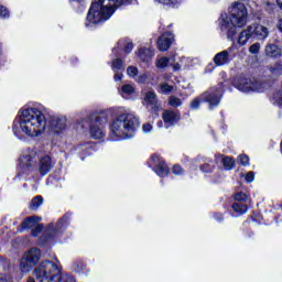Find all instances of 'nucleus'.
Returning a JSON list of instances; mask_svg holds the SVG:
<instances>
[{
  "instance_id": "10",
  "label": "nucleus",
  "mask_w": 282,
  "mask_h": 282,
  "mask_svg": "<svg viewBox=\"0 0 282 282\" xmlns=\"http://www.w3.org/2000/svg\"><path fill=\"white\" fill-rule=\"evenodd\" d=\"M249 31L251 32V36L257 39V41H265L268 36H270V30L267 26L259 23H253L249 25Z\"/></svg>"
},
{
  "instance_id": "17",
  "label": "nucleus",
  "mask_w": 282,
  "mask_h": 282,
  "mask_svg": "<svg viewBox=\"0 0 282 282\" xmlns=\"http://www.w3.org/2000/svg\"><path fill=\"white\" fill-rule=\"evenodd\" d=\"M66 124L67 119L54 117L51 121V129L54 133H61V131H64Z\"/></svg>"
},
{
  "instance_id": "12",
  "label": "nucleus",
  "mask_w": 282,
  "mask_h": 282,
  "mask_svg": "<svg viewBox=\"0 0 282 282\" xmlns=\"http://www.w3.org/2000/svg\"><path fill=\"white\" fill-rule=\"evenodd\" d=\"M151 161L155 164L154 171L159 177H166V175H169V166H166V163L162 161L159 154H153Z\"/></svg>"
},
{
  "instance_id": "19",
  "label": "nucleus",
  "mask_w": 282,
  "mask_h": 282,
  "mask_svg": "<svg viewBox=\"0 0 282 282\" xmlns=\"http://www.w3.org/2000/svg\"><path fill=\"white\" fill-rule=\"evenodd\" d=\"M52 158L50 156H43L40 160V173L42 175H47L50 173V171H52Z\"/></svg>"
},
{
  "instance_id": "16",
  "label": "nucleus",
  "mask_w": 282,
  "mask_h": 282,
  "mask_svg": "<svg viewBox=\"0 0 282 282\" xmlns=\"http://www.w3.org/2000/svg\"><path fill=\"white\" fill-rule=\"evenodd\" d=\"M214 63L215 65H217V67H221L224 65H228V63H230V51H223L217 53L214 56Z\"/></svg>"
},
{
  "instance_id": "36",
  "label": "nucleus",
  "mask_w": 282,
  "mask_h": 282,
  "mask_svg": "<svg viewBox=\"0 0 282 282\" xmlns=\"http://www.w3.org/2000/svg\"><path fill=\"white\" fill-rule=\"evenodd\" d=\"M172 173L174 175H183L184 174V169H182L181 165H174L172 169Z\"/></svg>"
},
{
  "instance_id": "1",
  "label": "nucleus",
  "mask_w": 282,
  "mask_h": 282,
  "mask_svg": "<svg viewBox=\"0 0 282 282\" xmlns=\"http://www.w3.org/2000/svg\"><path fill=\"white\" fill-rule=\"evenodd\" d=\"M46 121L45 115L36 108H25L20 111L19 127L14 123L13 132L17 138L29 135V138H36L45 132Z\"/></svg>"
},
{
  "instance_id": "43",
  "label": "nucleus",
  "mask_w": 282,
  "mask_h": 282,
  "mask_svg": "<svg viewBox=\"0 0 282 282\" xmlns=\"http://www.w3.org/2000/svg\"><path fill=\"white\" fill-rule=\"evenodd\" d=\"M142 131L145 133H151V131H153V126L151 123H144L142 126Z\"/></svg>"
},
{
  "instance_id": "8",
  "label": "nucleus",
  "mask_w": 282,
  "mask_h": 282,
  "mask_svg": "<svg viewBox=\"0 0 282 282\" xmlns=\"http://www.w3.org/2000/svg\"><path fill=\"white\" fill-rule=\"evenodd\" d=\"M78 124H82L83 129L90 127V135L95 140L105 138V130H102V127H100V117H95V120L91 118L82 119L78 121Z\"/></svg>"
},
{
  "instance_id": "40",
  "label": "nucleus",
  "mask_w": 282,
  "mask_h": 282,
  "mask_svg": "<svg viewBox=\"0 0 282 282\" xmlns=\"http://www.w3.org/2000/svg\"><path fill=\"white\" fill-rule=\"evenodd\" d=\"M273 100H275V102H278V105H282V90L273 94Z\"/></svg>"
},
{
  "instance_id": "44",
  "label": "nucleus",
  "mask_w": 282,
  "mask_h": 282,
  "mask_svg": "<svg viewBox=\"0 0 282 282\" xmlns=\"http://www.w3.org/2000/svg\"><path fill=\"white\" fill-rule=\"evenodd\" d=\"M246 182H248V184H251V182H254V172H248L247 173Z\"/></svg>"
},
{
  "instance_id": "15",
  "label": "nucleus",
  "mask_w": 282,
  "mask_h": 282,
  "mask_svg": "<svg viewBox=\"0 0 282 282\" xmlns=\"http://www.w3.org/2000/svg\"><path fill=\"white\" fill-rule=\"evenodd\" d=\"M162 119L164 120L167 127H173L175 122H180V112L173 110H165L162 115Z\"/></svg>"
},
{
  "instance_id": "24",
  "label": "nucleus",
  "mask_w": 282,
  "mask_h": 282,
  "mask_svg": "<svg viewBox=\"0 0 282 282\" xmlns=\"http://www.w3.org/2000/svg\"><path fill=\"white\" fill-rule=\"evenodd\" d=\"M171 61H175V57H160L156 59L158 69H165L171 65Z\"/></svg>"
},
{
  "instance_id": "32",
  "label": "nucleus",
  "mask_w": 282,
  "mask_h": 282,
  "mask_svg": "<svg viewBox=\"0 0 282 282\" xmlns=\"http://www.w3.org/2000/svg\"><path fill=\"white\" fill-rule=\"evenodd\" d=\"M127 74L128 76H130L131 78H135V76H138V67L135 66H129L127 69Z\"/></svg>"
},
{
  "instance_id": "23",
  "label": "nucleus",
  "mask_w": 282,
  "mask_h": 282,
  "mask_svg": "<svg viewBox=\"0 0 282 282\" xmlns=\"http://www.w3.org/2000/svg\"><path fill=\"white\" fill-rule=\"evenodd\" d=\"M155 52L151 48H141L139 50V58L143 61V63H147L153 58Z\"/></svg>"
},
{
  "instance_id": "9",
  "label": "nucleus",
  "mask_w": 282,
  "mask_h": 282,
  "mask_svg": "<svg viewBox=\"0 0 282 282\" xmlns=\"http://www.w3.org/2000/svg\"><path fill=\"white\" fill-rule=\"evenodd\" d=\"M237 88L239 91H261V83L252 77H243L239 80Z\"/></svg>"
},
{
  "instance_id": "41",
  "label": "nucleus",
  "mask_w": 282,
  "mask_h": 282,
  "mask_svg": "<svg viewBox=\"0 0 282 282\" xmlns=\"http://www.w3.org/2000/svg\"><path fill=\"white\" fill-rule=\"evenodd\" d=\"M213 169L214 166L208 163L200 166V171H203V173H213Z\"/></svg>"
},
{
  "instance_id": "45",
  "label": "nucleus",
  "mask_w": 282,
  "mask_h": 282,
  "mask_svg": "<svg viewBox=\"0 0 282 282\" xmlns=\"http://www.w3.org/2000/svg\"><path fill=\"white\" fill-rule=\"evenodd\" d=\"M148 78H149V75L142 74V75L137 77V83H141V84L147 83Z\"/></svg>"
},
{
  "instance_id": "20",
  "label": "nucleus",
  "mask_w": 282,
  "mask_h": 282,
  "mask_svg": "<svg viewBox=\"0 0 282 282\" xmlns=\"http://www.w3.org/2000/svg\"><path fill=\"white\" fill-rule=\"evenodd\" d=\"M252 39V33L250 31V26H247V29L242 30L237 39L238 45H246L248 41Z\"/></svg>"
},
{
  "instance_id": "18",
  "label": "nucleus",
  "mask_w": 282,
  "mask_h": 282,
  "mask_svg": "<svg viewBox=\"0 0 282 282\" xmlns=\"http://www.w3.org/2000/svg\"><path fill=\"white\" fill-rule=\"evenodd\" d=\"M264 54L269 58H279L282 54V51L276 44H267L264 47Z\"/></svg>"
},
{
  "instance_id": "13",
  "label": "nucleus",
  "mask_w": 282,
  "mask_h": 282,
  "mask_svg": "<svg viewBox=\"0 0 282 282\" xmlns=\"http://www.w3.org/2000/svg\"><path fill=\"white\" fill-rule=\"evenodd\" d=\"M41 218L36 216H32L26 218L23 223L22 226L23 228H35L32 230L33 237H36L41 230H43V225H40Z\"/></svg>"
},
{
  "instance_id": "29",
  "label": "nucleus",
  "mask_w": 282,
  "mask_h": 282,
  "mask_svg": "<svg viewBox=\"0 0 282 282\" xmlns=\"http://www.w3.org/2000/svg\"><path fill=\"white\" fill-rule=\"evenodd\" d=\"M119 47H123L126 54H129L133 50V43L127 41H120Z\"/></svg>"
},
{
  "instance_id": "35",
  "label": "nucleus",
  "mask_w": 282,
  "mask_h": 282,
  "mask_svg": "<svg viewBox=\"0 0 282 282\" xmlns=\"http://www.w3.org/2000/svg\"><path fill=\"white\" fill-rule=\"evenodd\" d=\"M260 50H261V44H260V43H253V44L249 47L250 54H257Z\"/></svg>"
},
{
  "instance_id": "26",
  "label": "nucleus",
  "mask_w": 282,
  "mask_h": 282,
  "mask_svg": "<svg viewBox=\"0 0 282 282\" xmlns=\"http://www.w3.org/2000/svg\"><path fill=\"white\" fill-rule=\"evenodd\" d=\"M223 164L227 171H232V169H235V159L223 156Z\"/></svg>"
},
{
  "instance_id": "48",
  "label": "nucleus",
  "mask_w": 282,
  "mask_h": 282,
  "mask_svg": "<svg viewBox=\"0 0 282 282\" xmlns=\"http://www.w3.org/2000/svg\"><path fill=\"white\" fill-rule=\"evenodd\" d=\"M278 29L280 30V32H282V19L278 22Z\"/></svg>"
},
{
  "instance_id": "34",
  "label": "nucleus",
  "mask_w": 282,
  "mask_h": 282,
  "mask_svg": "<svg viewBox=\"0 0 282 282\" xmlns=\"http://www.w3.org/2000/svg\"><path fill=\"white\" fill-rule=\"evenodd\" d=\"M236 202H246L248 199V195L243 192H239L235 195Z\"/></svg>"
},
{
  "instance_id": "25",
  "label": "nucleus",
  "mask_w": 282,
  "mask_h": 282,
  "mask_svg": "<svg viewBox=\"0 0 282 282\" xmlns=\"http://www.w3.org/2000/svg\"><path fill=\"white\" fill-rule=\"evenodd\" d=\"M120 94L123 97L131 96V95L135 94V87H133V85H131V84H126V85L121 86Z\"/></svg>"
},
{
  "instance_id": "22",
  "label": "nucleus",
  "mask_w": 282,
  "mask_h": 282,
  "mask_svg": "<svg viewBox=\"0 0 282 282\" xmlns=\"http://www.w3.org/2000/svg\"><path fill=\"white\" fill-rule=\"evenodd\" d=\"M144 102L147 104V107H158V95L155 91H148L144 96Z\"/></svg>"
},
{
  "instance_id": "39",
  "label": "nucleus",
  "mask_w": 282,
  "mask_h": 282,
  "mask_svg": "<svg viewBox=\"0 0 282 282\" xmlns=\"http://www.w3.org/2000/svg\"><path fill=\"white\" fill-rule=\"evenodd\" d=\"M112 69H122V59L117 58L112 62Z\"/></svg>"
},
{
  "instance_id": "21",
  "label": "nucleus",
  "mask_w": 282,
  "mask_h": 282,
  "mask_svg": "<svg viewBox=\"0 0 282 282\" xmlns=\"http://www.w3.org/2000/svg\"><path fill=\"white\" fill-rule=\"evenodd\" d=\"M188 63H191V58L188 57H182L180 63H175V57L174 61H170V66L172 67L173 72H180L183 67H188Z\"/></svg>"
},
{
  "instance_id": "42",
  "label": "nucleus",
  "mask_w": 282,
  "mask_h": 282,
  "mask_svg": "<svg viewBox=\"0 0 282 282\" xmlns=\"http://www.w3.org/2000/svg\"><path fill=\"white\" fill-rule=\"evenodd\" d=\"M270 72L273 76H281L282 74V68L281 67H271Z\"/></svg>"
},
{
  "instance_id": "5",
  "label": "nucleus",
  "mask_w": 282,
  "mask_h": 282,
  "mask_svg": "<svg viewBox=\"0 0 282 282\" xmlns=\"http://www.w3.org/2000/svg\"><path fill=\"white\" fill-rule=\"evenodd\" d=\"M140 127V120L133 113L118 116L110 126L111 135L117 140H129Z\"/></svg>"
},
{
  "instance_id": "38",
  "label": "nucleus",
  "mask_w": 282,
  "mask_h": 282,
  "mask_svg": "<svg viewBox=\"0 0 282 282\" xmlns=\"http://www.w3.org/2000/svg\"><path fill=\"white\" fill-rule=\"evenodd\" d=\"M161 90L163 91V94H171V91H173V86L169 84H162Z\"/></svg>"
},
{
  "instance_id": "31",
  "label": "nucleus",
  "mask_w": 282,
  "mask_h": 282,
  "mask_svg": "<svg viewBox=\"0 0 282 282\" xmlns=\"http://www.w3.org/2000/svg\"><path fill=\"white\" fill-rule=\"evenodd\" d=\"M238 162H240L242 166H248V164H250V158H248L246 154H241L238 156Z\"/></svg>"
},
{
  "instance_id": "46",
  "label": "nucleus",
  "mask_w": 282,
  "mask_h": 282,
  "mask_svg": "<svg viewBox=\"0 0 282 282\" xmlns=\"http://www.w3.org/2000/svg\"><path fill=\"white\" fill-rule=\"evenodd\" d=\"M48 232H52V235H58V227L51 226L48 228Z\"/></svg>"
},
{
  "instance_id": "47",
  "label": "nucleus",
  "mask_w": 282,
  "mask_h": 282,
  "mask_svg": "<svg viewBox=\"0 0 282 282\" xmlns=\"http://www.w3.org/2000/svg\"><path fill=\"white\" fill-rule=\"evenodd\" d=\"M115 80H122V73H116Z\"/></svg>"
},
{
  "instance_id": "11",
  "label": "nucleus",
  "mask_w": 282,
  "mask_h": 282,
  "mask_svg": "<svg viewBox=\"0 0 282 282\" xmlns=\"http://www.w3.org/2000/svg\"><path fill=\"white\" fill-rule=\"evenodd\" d=\"M36 162H39V155L35 151H32L31 153L20 159V166L24 171V173H28V171H30L32 166L36 165Z\"/></svg>"
},
{
  "instance_id": "30",
  "label": "nucleus",
  "mask_w": 282,
  "mask_h": 282,
  "mask_svg": "<svg viewBox=\"0 0 282 282\" xmlns=\"http://www.w3.org/2000/svg\"><path fill=\"white\" fill-rule=\"evenodd\" d=\"M169 105H171V107H182V99L175 96H171L169 100Z\"/></svg>"
},
{
  "instance_id": "2",
  "label": "nucleus",
  "mask_w": 282,
  "mask_h": 282,
  "mask_svg": "<svg viewBox=\"0 0 282 282\" xmlns=\"http://www.w3.org/2000/svg\"><path fill=\"white\" fill-rule=\"evenodd\" d=\"M133 0H94L86 18V25L93 23H102L107 19H111V15L120 6H127L132 3Z\"/></svg>"
},
{
  "instance_id": "4",
  "label": "nucleus",
  "mask_w": 282,
  "mask_h": 282,
  "mask_svg": "<svg viewBox=\"0 0 282 282\" xmlns=\"http://www.w3.org/2000/svg\"><path fill=\"white\" fill-rule=\"evenodd\" d=\"M248 21V10L242 2H234L229 7V17L220 19V29L227 30L228 39L235 41L237 28H243Z\"/></svg>"
},
{
  "instance_id": "28",
  "label": "nucleus",
  "mask_w": 282,
  "mask_h": 282,
  "mask_svg": "<svg viewBox=\"0 0 282 282\" xmlns=\"http://www.w3.org/2000/svg\"><path fill=\"white\" fill-rule=\"evenodd\" d=\"M232 209L235 213H238L239 215H246V213H248V206L239 203H235L232 205Z\"/></svg>"
},
{
  "instance_id": "3",
  "label": "nucleus",
  "mask_w": 282,
  "mask_h": 282,
  "mask_svg": "<svg viewBox=\"0 0 282 282\" xmlns=\"http://www.w3.org/2000/svg\"><path fill=\"white\" fill-rule=\"evenodd\" d=\"M28 282H76L72 275H62L58 260H44L33 272Z\"/></svg>"
},
{
  "instance_id": "14",
  "label": "nucleus",
  "mask_w": 282,
  "mask_h": 282,
  "mask_svg": "<svg viewBox=\"0 0 282 282\" xmlns=\"http://www.w3.org/2000/svg\"><path fill=\"white\" fill-rule=\"evenodd\" d=\"M173 41H175V37L172 33L162 34L158 40V50H160V52H166L171 48V45H173Z\"/></svg>"
},
{
  "instance_id": "37",
  "label": "nucleus",
  "mask_w": 282,
  "mask_h": 282,
  "mask_svg": "<svg viewBox=\"0 0 282 282\" xmlns=\"http://www.w3.org/2000/svg\"><path fill=\"white\" fill-rule=\"evenodd\" d=\"M159 3H163V6H176L180 3V0H156Z\"/></svg>"
},
{
  "instance_id": "6",
  "label": "nucleus",
  "mask_w": 282,
  "mask_h": 282,
  "mask_svg": "<svg viewBox=\"0 0 282 282\" xmlns=\"http://www.w3.org/2000/svg\"><path fill=\"white\" fill-rule=\"evenodd\" d=\"M223 93L224 88H221V85H219L218 87H212L207 91L194 98L191 101L189 107L193 110H197L199 109V105H202V102H208L209 109H215V107H218L221 100Z\"/></svg>"
},
{
  "instance_id": "27",
  "label": "nucleus",
  "mask_w": 282,
  "mask_h": 282,
  "mask_svg": "<svg viewBox=\"0 0 282 282\" xmlns=\"http://www.w3.org/2000/svg\"><path fill=\"white\" fill-rule=\"evenodd\" d=\"M42 204H43V196H35V197L32 199V202H31L29 208H30L31 210H39V206H41Z\"/></svg>"
},
{
  "instance_id": "7",
  "label": "nucleus",
  "mask_w": 282,
  "mask_h": 282,
  "mask_svg": "<svg viewBox=\"0 0 282 282\" xmlns=\"http://www.w3.org/2000/svg\"><path fill=\"white\" fill-rule=\"evenodd\" d=\"M39 261H41V250L31 249L23 256L20 262V270L24 273L31 272Z\"/></svg>"
},
{
  "instance_id": "33",
  "label": "nucleus",
  "mask_w": 282,
  "mask_h": 282,
  "mask_svg": "<svg viewBox=\"0 0 282 282\" xmlns=\"http://www.w3.org/2000/svg\"><path fill=\"white\" fill-rule=\"evenodd\" d=\"M8 17H10L8 8L0 6V19H8Z\"/></svg>"
}]
</instances>
